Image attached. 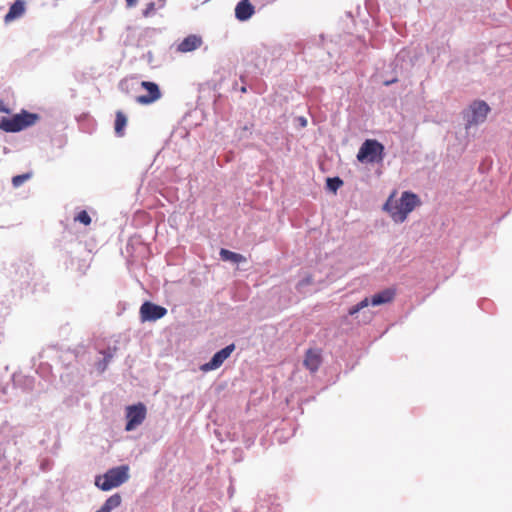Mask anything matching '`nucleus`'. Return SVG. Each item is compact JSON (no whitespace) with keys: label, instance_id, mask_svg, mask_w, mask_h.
I'll return each instance as SVG.
<instances>
[{"label":"nucleus","instance_id":"nucleus-1","mask_svg":"<svg viewBox=\"0 0 512 512\" xmlns=\"http://www.w3.org/2000/svg\"><path fill=\"white\" fill-rule=\"evenodd\" d=\"M395 196L396 191L387 199L384 210L389 213L394 222L403 223L409 213L421 204V201L415 193L409 191L403 192L399 199H396Z\"/></svg>","mask_w":512,"mask_h":512},{"label":"nucleus","instance_id":"nucleus-2","mask_svg":"<svg viewBox=\"0 0 512 512\" xmlns=\"http://www.w3.org/2000/svg\"><path fill=\"white\" fill-rule=\"evenodd\" d=\"M39 118V115L36 113L22 110L20 113L15 114L10 118L1 117L0 129L9 133L19 132L33 126L39 120Z\"/></svg>","mask_w":512,"mask_h":512},{"label":"nucleus","instance_id":"nucleus-3","mask_svg":"<svg viewBox=\"0 0 512 512\" xmlns=\"http://www.w3.org/2000/svg\"><path fill=\"white\" fill-rule=\"evenodd\" d=\"M128 472L127 465L111 468L103 476L96 477L95 485L103 491H109L125 483L129 478Z\"/></svg>","mask_w":512,"mask_h":512},{"label":"nucleus","instance_id":"nucleus-4","mask_svg":"<svg viewBox=\"0 0 512 512\" xmlns=\"http://www.w3.org/2000/svg\"><path fill=\"white\" fill-rule=\"evenodd\" d=\"M384 159V146L375 139L365 140L357 153L361 163H379Z\"/></svg>","mask_w":512,"mask_h":512},{"label":"nucleus","instance_id":"nucleus-5","mask_svg":"<svg viewBox=\"0 0 512 512\" xmlns=\"http://www.w3.org/2000/svg\"><path fill=\"white\" fill-rule=\"evenodd\" d=\"M395 297V290L394 289H385L369 298H364L356 305L352 306L348 313L349 315L353 316L356 313H358L360 310L368 307L370 304L373 306H379L382 304L390 303Z\"/></svg>","mask_w":512,"mask_h":512},{"label":"nucleus","instance_id":"nucleus-6","mask_svg":"<svg viewBox=\"0 0 512 512\" xmlns=\"http://www.w3.org/2000/svg\"><path fill=\"white\" fill-rule=\"evenodd\" d=\"M146 407L143 403L128 406L126 408L127 423L125 426L126 431H132L143 423L146 418Z\"/></svg>","mask_w":512,"mask_h":512},{"label":"nucleus","instance_id":"nucleus-7","mask_svg":"<svg viewBox=\"0 0 512 512\" xmlns=\"http://www.w3.org/2000/svg\"><path fill=\"white\" fill-rule=\"evenodd\" d=\"M167 314V309L152 302H144L140 307L142 321H156Z\"/></svg>","mask_w":512,"mask_h":512},{"label":"nucleus","instance_id":"nucleus-8","mask_svg":"<svg viewBox=\"0 0 512 512\" xmlns=\"http://www.w3.org/2000/svg\"><path fill=\"white\" fill-rule=\"evenodd\" d=\"M234 350V344L226 346L225 348L215 353L212 359L209 362L203 364L200 369L204 372L218 369L224 363V361L230 357Z\"/></svg>","mask_w":512,"mask_h":512},{"label":"nucleus","instance_id":"nucleus-9","mask_svg":"<svg viewBox=\"0 0 512 512\" xmlns=\"http://www.w3.org/2000/svg\"><path fill=\"white\" fill-rule=\"evenodd\" d=\"M470 116L468 118L469 125L479 124L485 121L490 110L484 101H475L470 105Z\"/></svg>","mask_w":512,"mask_h":512},{"label":"nucleus","instance_id":"nucleus-10","mask_svg":"<svg viewBox=\"0 0 512 512\" xmlns=\"http://www.w3.org/2000/svg\"><path fill=\"white\" fill-rule=\"evenodd\" d=\"M141 86L147 90L148 94L137 96V103L148 105L160 99L161 92L159 86L156 83L150 81H142Z\"/></svg>","mask_w":512,"mask_h":512},{"label":"nucleus","instance_id":"nucleus-11","mask_svg":"<svg viewBox=\"0 0 512 512\" xmlns=\"http://www.w3.org/2000/svg\"><path fill=\"white\" fill-rule=\"evenodd\" d=\"M322 363L321 350L308 349L304 358V366L312 373L316 372Z\"/></svg>","mask_w":512,"mask_h":512},{"label":"nucleus","instance_id":"nucleus-12","mask_svg":"<svg viewBox=\"0 0 512 512\" xmlns=\"http://www.w3.org/2000/svg\"><path fill=\"white\" fill-rule=\"evenodd\" d=\"M254 13L255 8L250 0H241L235 7V17L239 21H247Z\"/></svg>","mask_w":512,"mask_h":512},{"label":"nucleus","instance_id":"nucleus-13","mask_svg":"<svg viewBox=\"0 0 512 512\" xmlns=\"http://www.w3.org/2000/svg\"><path fill=\"white\" fill-rule=\"evenodd\" d=\"M202 45V38L197 35H189L187 36L181 43L178 45V51L186 53L196 50Z\"/></svg>","mask_w":512,"mask_h":512},{"label":"nucleus","instance_id":"nucleus-14","mask_svg":"<svg viewBox=\"0 0 512 512\" xmlns=\"http://www.w3.org/2000/svg\"><path fill=\"white\" fill-rule=\"evenodd\" d=\"M25 12V2L23 0H16L11 6L8 13L5 15V22H11L16 18L21 17Z\"/></svg>","mask_w":512,"mask_h":512},{"label":"nucleus","instance_id":"nucleus-15","mask_svg":"<svg viewBox=\"0 0 512 512\" xmlns=\"http://www.w3.org/2000/svg\"><path fill=\"white\" fill-rule=\"evenodd\" d=\"M127 125V117L122 111L116 112L114 129L117 136L122 137Z\"/></svg>","mask_w":512,"mask_h":512},{"label":"nucleus","instance_id":"nucleus-16","mask_svg":"<svg viewBox=\"0 0 512 512\" xmlns=\"http://www.w3.org/2000/svg\"><path fill=\"white\" fill-rule=\"evenodd\" d=\"M220 256L225 261H232L235 263H240V262L246 261V258L243 255H241L239 253L232 252V251L224 249V248L220 250Z\"/></svg>","mask_w":512,"mask_h":512},{"label":"nucleus","instance_id":"nucleus-17","mask_svg":"<svg viewBox=\"0 0 512 512\" xmlns=\"http://www.w3.org/2000/svg\"><path fill=\"white\" fill-rule=\"evenodd\" d=\"M326 185L330 191L335 193L343 185V181L339 177L327 178Z\"/></svg>","mask_w":512,"mask_h":512},{"label":"nucleus","instance_id":"nucleus-18","mask_svg":"<svg viewBox=\"0 0 512 512\" xmlns=\"http://www.w3.org/2000/svg\"><path fill=\"white\" fill-rule=\"evenodd\" d=\"M31 173H25V174H21V175H17V176H14L12 178V184L14 187H19L21 186L25 181H27L28 179L31 178Z\"/></svg>","mask_w":512,"mask_h":512},{"label":"nucleus","instance_id":"nucleus-19","mask_svg":"<svg viewBox=\"0 0 512 512\" xmlns=\"http://www.w3.org/2000/svg\"><path fill=\"white\" fill-rule=\"evenodd\" d=\"M75 221H78V222L88 226L91 223V217L85 210H82L76 215Z\"/></svg>","mask_w":512,"mask_h":512},{"label":"nucleus","instance_id":"nucleus-20","mask_svg":"<svg viewBox=\"0 0 512 512\" xmlns=\"http://www.w3.org/2000/svg\"><path fill=\"white\" fill-rule=\"evenodd\" d=\"M156 3L155 2H150L146 5L145 9L143 10V16L148 18V17H151L155 14L156 12Z\"/></svg>","mask_w":512,"mask_h":512},{"label":"nucleus","instance_id":"nucleus-21","mask_svg":"<svg viewBox=\"0 0 512 512\" xmlns=\"http://www.w3.org/2000/svg\"><path fill=\"white\" fill-rule=\"evenodd\" d=\"M103 354H104V358H103V360H104V366H102V367L100 368V372H104V371H105V369L107 368V366H108L109 362H110V361H111V359L113 358V353H112V352H110V351H108V352H104Z\"/></svg>","mask_w":512,"mask_h":512},{"label":"nucleus","instance_id":"nucleus-22","mask_svg":"<svg viewBox=\"0 0 512 512\" xmlns=\"http://www.w3.org/2000/svg\"><path fill=\"white\" fill-rule=\"evenodd\" d=\"M0 112L9 113V109L4 105L3 101L0 100Z\"/></svg>","mask_w":512,"mask_h":512},{"label":"nucleus","instance_id":"nucleus-23","mask_svg":"<svg viewBox=\"0 0 512 512\" xmlns=\"http://www.w3.org/2000/svg\"><path fill=\"white\" fill-rule=\"evenodd\" d=\"M125 1H126L127 7H129V8H132L137 4V0H125Z\"/></svg>","mask_w":512,"mask_h":512},{"label":"nucleus","instance_id":"nucleus-24","mask_svg":"<svg viewBox=\"0 0 512 512\" xmlns=\"http://www.w3.org/2000/svg\"><path fill=\"white\" fill-rule=\"evenodd\" d=\"M158 3H159L158 8H162L165 5V1L164 0H159Z\"/></svg>","mask_w":512,"mask_h":512},{"label":"nucleus","instance_id":"nucleus-25","mask_svg":"<svg viewBox=\"0 0 512 512\" xmlns=\"http://www.w3.org/2000/svg\"><path fill=\"white\" fill-rule=\"evenodd\" d=\"M396 81H397V79L389 80V81L385 82V85H390L391 83H394Z\"/></svg>","mask_w":512,"mask_h":512},{"label":"nucleus","instance_id":"nucleus-26","mask_svg":"<svg viewBox=\"0 0 512 512\" xmlns=\"http://www.w3.org/2000/svg\"><path fill=\"white\" fill-rule=\"evenodd\" d=\"M102 366H104V360H102V361H100V362L98 363V370H99V371H100V368H101Z\"/></svg>","mask_w":512,"mask_h":512},{"label":"nucleus","instance_id":"nucleus-27","mask_svg":"<svg viewBox=\"0 0 512 512\" xmlns=\"http://www.w3.org/2000/svg\"><path fill=\"white\" fill-rule=\"evenodd\" d=\"M240 91H241L242 93H246V92H247V88H246V86H242V87H241V89H240Z\"/></svg>","mask_w":512,"mask_h":512}]
</instances>
